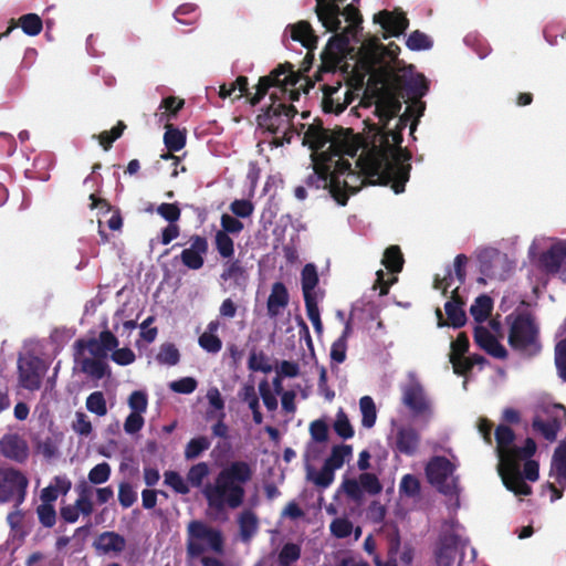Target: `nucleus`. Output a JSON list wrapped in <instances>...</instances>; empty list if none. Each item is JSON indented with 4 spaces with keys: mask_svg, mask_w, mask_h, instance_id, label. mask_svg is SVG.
Listing matches in <instances>:
<instances>
[{
    "mask_svg": "<svg viewBox=\"0 0 566 566\" xmlns=\"http://www.w3.org/2000/svg\"><path fill=\"white\" fill-rule=\"evenodd\" d=\"M464 302L459 295V286L452 291L451 298L444 304V311L448 321L443 319L442 312L440 308L436 310L438 318V326H452L453 328H460L467 323V314L463 310Z\"/></svg>",
    "mask_w": 566,
    "mask_h": 566,
    "instance_id": "obj_15",
    "label": "nucleus"
},
{
    "mask_svg": "<svg viewBox=\"0 0 566 566\" xmlns=\"http://www.w3.org/2000/svg\"><path fill=\"white\" fill-rule=\"evenodd\" d=\"M459 544V535L453 532L443 533L439 537L436 558L439 566H450L452 553Z\"/></svg>",
    "mask_w": 566,
    "mask_h": 566,
    "instance_id": "obj_29",
    "label": "nucleus"
},
{
    "mask_svg": "<svg viewBox=\"0 0 566 566\" xmlns=\"http://www.w3.org/2000/svg\"><path fill=\"white\" fill-rule=\"evenodd\" d=\"M388 541V549H387V559L382 560L379 555H375L373 557V562L375 566H398L397 555L400 549L401 539L400 533L397 526L394 527V531L387 535Z\"/></svg>",
    "mask_w": 566,
    "mask_h": 566,
    "instance_id": "obj_33",
    "label": "nucleus"
},
{
    "mask_svg": "<svg viewBox=\"0 0 566 566\" xmlns=\"http://www.w3.org/2000/svg\"><path fill=\"white\" fill-rule=\"evenodd\" d=\"M401 102L391 93H382L376 101L375 115L381 126L387 127L389 122L398 116L401 111Z\"/></svg>",
    "mask_w": 566,
    "mask_h": 566,
    "instance_id": "obj_23",
    "label": "nucleus"
},
{
    "mask_svg": "<svg viewBox=\"0 0 566 566\" xmlns=\"http://www.w3.org/2000/svg\"><path fill=\"white\" fill-rule=\"evenodd\" d=\"M332 163L333 160L328 159H314L313 172L307 176L305 184L310 188L328 189L338 205L346 206L349 195L356 193L358 188L350 186L347 179L342 181L331 178Z\"/></svg>",
    "mask_w": 566,
    "mask_h": 566,
    "instance_id": "obj_8",
    "label": "nucleus"
},
{
    "mask_svg": "<svg viewBox=\"0 0 566 566\" xmlns=\"http://www.w3.org/2000/svg\"><path fill=\"white\" fill-rule=\"evenodd\" d=\"M340 85H324L323 86V109L325 113L339 114L344 112L346 105L334 99V95L338 93Z\"/></svg>",
    "mask_w": 566,
    "mask_h": 566,
    "instance_id": "obj_43",
    "label": "nucleus"
},
{
    "mask_svg": "<svg viewBox=\"0 0 566 566\" xmlns=\"http://www.w3.org/2000/svg\"><path fill=\"white\" fill-rule=\"evenodd\" d=\"M75 360L78 363L81 371L94 379L99 380L111 374L107 361L103 359H93L90 357H75Z\"/></svg>",
    "mask_w": 566,
    "mask_h": 566,
    "instance_id": "obj_34",
    "label": "nucleus"
},
{
    "mask_svg": "<svg viewBox=\"0 0 566 566\" xmlns=\"http://www.w3.org/2000/svg\"><path fill=\"white\" fill-rule=\"evenodd\" d=\"M406 45L411 51H421L430 49L432 46V41L427 34L416 30L409 34Z\"/></svg>",
    "mask_w": 566,
    "mask_h": 566,
    "instance_id": "obj_59",
    "label": "nucleus"
},
{
    "mask_svg": "<svg viewBox=\"0 0 566 566\" xmlns=\"http://www.w3.org/2000/svg\"><path fill=\"white\" fill-rule=\"evenodd\" d=\"M19 381L24 389L34 391L41 387V360L38 357L19 360Z\"/></svg>",
    "mask_w": 566,
    "mask_h": 566,
    "instance_id": "obj_18",
    "label": "nucleus"
},
{
    "mask_svg": "<svg viewBox=\"0 0 566 566\" xmlns=\"http://www.w3.org/2000/svg\"><path fill=\"white\" fill-rule=\"evenodd\" d=\"M510 323L507 342L521 356L532 358L542 350L539 328L530 313L512 314L506 317Z\"/></svg>",
    "mask_w": 566,
    "mask_h": 566,
    "instance_id": "obj_4",
    "label": "nucleus"
},
{
    "mask_svg": "<svg viewBox=\"0 0 566 566\" xmlns=\"http://www.w3.org/2000/svg\"><path fill=\"white\" fill-rule=\"evenodd\" d=\"M290 29L292 40L300 42L304 48H306L308 50V55L316 48L318 41V38L315 35L310 22L302 20L290 25Z\"/></svg>",
    "mask_w": 566,
    "mask_h": 566,
    "instance_id": "obj_30",
    "label": "nucleus"
},
{
    "mask_svg": "<svg viewBox=\"0 0 566 566\" xmlns=\"http://www.w3.org/2000/svg\"><path fill=\"white\" fill-rule=\"evenodd\" d=\"M17 27H20L27 35L35 36L41 33L43 29V22L36 13L23 14L18 19L17 23H14V20H12L11 25L7 29L6 32L0 34V38L7 36Z\"/></svg>",
    "mask_w": 566,
    "mask_h": 566,
    "instance_id": "obj_32",
    "label": "nucleus"
},
{
    "mask_svg": "<svg viewBox=\"0 0 566 566\" xmlns=\"http://www.w3.org/2000/svg\"><path fill=\"white\" fill-rule=\"evenodd\" d=\"M469 337L464 332L458 334L455 340L451 343V350L449 354V360H454L461 356H464L469 350Z\"/></svg>",
    "mask_w": 566,
    "mask_h": 566,
    "instance_id": "obj_61",
    "label": "nucleus"
},
{
    "mask_svg": "<svg viewBox=\"0 0 566 566\" xmlns=\"http://www.w3.org/2000/svg\"><path fill=\"white\" fill-rule=\"evenodd\" d=\"M549 420L544 421L539 417L533 419L532 427L538 431L547 441H555L563 421L566 419V408L563 405H554L549 411Z\"/></svg>",
    "mask_w": 566,
    "mask_h": 566,
    "instance_id": "obj_16",
    "label": "nucleus"
},
{
    "mask_svg": "<svg viewBox=\"0 0 566 566\" xmlns=\"http://www.w3.org/2000/svg\"><path fill=\"white\" fill-rule=\"evenodd\" d=\"M207 551L222 554L224 551L223 535L220 530L211 527L202 521L193 520L187 526V556L197 558Z\"/></svg>",
    "mask_w": 566,
    "mask_h": 566,
    "instance_id": "obj_7",
    "label": "nucleus"
},
{
    "mask_svg": "<svg viewBox=\"0 0 566 566\" xmlns=\"http://www.w3.org/2000/svg\"><path fill=\"white\" fill-rule=\"evenodd\" d=\"M334 431L343 439H350L354 437V428L349 422L347 415L340 409L336 415V420L333 424Z\"/></svg>",
    "mask_w": 566,
    "mask_h": 566,
    "instance_id": "obj_58",
    "label": "nucleus"
},
{
    "mask_svg": "<svg viewBox=\"0 0 566 566\" xmlns=\"http://www.w3.org/2000/svg\"><path fill=\"white\" fill-rule=\"evenodd\" d=\"M29 481L19 470L0 468V502H13L14 506L23 503Z\"/></svg>",
    "mask_w": 566,
    "mask_h": 566,
    "instance_id": "obj_11",
    "label": "nucleus"
},
{
    "mask_svg": "<svg viewBox=\"0 0 566 566\" xmlns=\"http://www.w3.org/2000/svg\"><path fill=\"white\" fill-rule=\"evenodd\" d=\"M494 438L500 463L507 462L509 459L532 458L537 450L533 438H526L523 447L515 446V432L506 424H499L496 427Z\"/></svg>",
    "mask_w": 566,
    "mask_h": 566,
    "instance_id": "obj_9",
    "label": "nucleus"
},
{
    "mask_svg": "<svg viewBox=\"0 0 566 566\" xmlns=\"http://www.w3.org/2000/svg\"><path fill=\"white\" fill-rule=\"evenodd\" d=\"M164 144L169 151H179L186 145V135L178 128H174L172 125H166V132L164 134Z\"/></svg>",
    "mask_w": 566,
    "mask_h": 566,
    "instance_id": "obj_44",
    "label": "nucleus"
},
{
    "mask_svg": "<svg viewBox=\"0 0 566 566\" xmlns=\"http://www.w3.org/2000/svg\"><path fill=\"white\" fill-rule=\"evenodd\" d=\"M256 119L259 126L265 128L271 134H277L286 124V120L279 112L272 111V104L266 107L264 113L258 115Z\"/></svg>",
    "mask_w": 566,
    "mask_h": 566,
    "instance_id": "obj_36",
    "label": "nucleus"
},
{
    "mask_svg": "<svg viewBox=\"0 0 566 566\" xmlns=\"http://www.w3.org/2000/svg\"><path fill=\"white\" fill-rule=\"evenodd\" d=\"M315 12L318 20L327 31L340 30V8L331 0H316Z\"/></svg>",
    "mask_w": 566,
    "mask_h": 566,
    "instance_id": "obj_24",
    "label": "nucleus"
},
{
    "mask_svg": "<svg viewBox=\"0 0 566 566\" xmlns=\"http://www.w3.org/2000/svg\"><path fill=\"white\" fill-rule=\"evenodd\" d=\"M359 483L361 485V490L366 491L370 495L379 494L382 490L379 479L374 473H361L359 475Z\"/></svg>",
    "mask_w": 566,
    "mask_h": 566,
    "instance_id": "obj_63",
    "label": "nucleus"
},
{
    "mask_svg": "<svg viewBox=\"0 0 566 566\" xmlns=\"http://www.w3.org/2000/svg\"><path fill=\"white\" fill-rule=\"evenodd\" d=\"M188 243L189 248L184 249L179 255L180 262L189 270H199L203 266L209 251L208 239L200 234H192Z\"/></svg>",
    "mask_w": 566,
    "mask_h": 566,
    "instance_id": "obj_14",
    "label": "nucleus"
},
{
    "mask_svg": "<svg viewBox=\"0 0 566 566\" xmlns=\"http://www.w3.org/2000/svg\"><path fill=\"white\" fill-rule=\"evenodd\" d=\"M210 440L205 436L192 438L185 448V458L187 460L198 458L203 451L210 448Z\"/></svg>",
    "mask_w": 566,
    "mask_h": 566,
    "instance_id": "obj_51",
    "label": "nucleus"
},
{
    "mask_svg": "<svg viewBox=\"0 0 566 566\" xmlns=\"http://www.w3.org/2000/svg\"><path fill=\"white\" fill-rule=\"evenodd\" d=\"M289 302L290 295L284 283H273L266 302L268 315L272 318L279 316L281 311L289 305Z\"/></svg>",
    "mask_w": 566,
    "mask_h": 566,
    "instance_id": "obj_28",
    "label": "nucleus"
},
{
    "mask_svg": "<svg viewBox=\"0 0 566 566\" xmlns=\"http://www.w3.org/2000/svg\"><path fill=\"white\" fill-rule=\"evenodd\" d=\"M426 476L428 482L434 486L440 493L450 495L455 490V480L449 482V478L453 475L455 465L443 455L432 457L426 468Z\"/></svg>",
    "mask_w": 566,
    "mask_h": 566,
    "instance_id": "obj_10",
    "label": "nucleus"
},
{
    "mask_svg": "<svg viewBox=\"0 0 566 566\" xmlns=\"http://www.w3.org/2000/svg\"><path fill=\"white\" fill-rule=\"evenodd\" d=\"M209 472L210 469L208 463L199 462L189 469L187 473V480L191 486L200 488L203 480L209 475Z\"/></svg>",
    "mask_w": 566,
    "mask_h": 566,
    "instance_id": "obj_56",
    "label": "nucleus"
},
{
    "mask_svg": "<svg viewBox=\"0 0 566 566\" xmlns=\"http://www.w3.org/2000/svg\"><path fill=\"white\" fill-rule=\"evenodd\" d=\"M197 9L198 7L193 3L180 4L174 12V17L179 23L191 25L198 19Z\"/></svg>",
    "mask_w": 566,
    "mask_h": 566,
    "instance_id": "obj_54",
    "label": "nucleus"
},
{
    "mask_svg": "<svg viewBox=\"0 0 566 566\" xmlns=\"http://www.w3.org/2000/svg\"><path fill=\"white\" fill-rule=\"evenodd\" d=\"M86 408L90 412L103 417L107 413V406L104 394L94 391L86 398Z\"/></svg>",
    "mask_w": 566,
    "mask_h": 566,
    "instance_id": "obj_57",
    "label": "nucleus"
},
{
    "mask_svg": "<svg viewBox=\"0 0 566 566\" xmlns=\"http://www.w3.org/2000/svg\"><path fill=\"white\" fill-rule=\"evenodd\" d=\"M340 15H343L348 23L344 30L349 32L353 36H356L358 31L361 29L360 24L363 22V17L359 10L354 4H347L343 10H340Z\"/></svg>",
    "mask_w": 566,
    "mask_h": 566,
    "instance_id": "obj_45",
    "label": "nucleus"
},
{
    "mask_svg": "<svg viewBox=\"0 0 566 566\" xmlns=\"http://www.w3.org/2000/svg\"><path fill=\"white\" fill-rule=\"evenodd\" d=\"M386 128H378L379 145L373 144L365 156L358 158L357 165L367 177H376L378 185H390L395 193H401L410 177L411 165L408 161L411 154L401 148L402 132L396 127L392 130Z\"/></svg>",
    "mask_w": 566,
    "mask_h": 566,
    "instance_id": "obj_1",
    "label": "nucleus"
},
{
    "mask_svg": "<svg viewBox=\"0 0 566 566\" xmlns=\"http://www.w3.org/2000/svg\"><path fill=\"white\" fill-rule=\"evenodd\" d=\"M25 566H63V560L56 557L49 558L44 553L36 551L28 556Z\"/></svg>",
    "mask_w": 566,
    "mask_h": 566,
    "instance_id": "obj_62",
    "label": "nucleus"
},
{
    "mask_svg": "<svg viewBox=\"0 0 566 566\" xmlns=\"http://www.w3.org/2000/svg\"><path fill=\"white\" fill-rule=\"evenodd\" d=\"M94 547L103 554H119L126 548V539L114 531H105L96 537Z\"/></svg>",
    "mask_w": 566,
    "mask_h": 566,
    "instance_id": "obj_27",
    "label": "nucleus"
},
{
    "mask_svg": "<svg viewBox=\"0 0 566 566\" xmlns=\"http://www.w3.org/2000/svg\"><path fill=\"white\" fill-rule=\"evenodd\" d=\"M343 155H338V159L335 161L334 170H331V178H335L340 180L342 176H346L349 179L358 180L359 175L355 172L352 168V164L342 157Z\"/></svg>",
    "mask_w": 566,
    "mask_h": 566,
    "instance_id": "obj_55",
    "label": "nucleus"
},
{
    "mask_svg": "<svg viewBox=\"0 0 566 566\" xmlns=\"http://www.w3.org/2000/svg\"><path fill=\"white\" fill-rule=\"evenodd\" d=\"M238 522L242 539L249 541L258 531L256 515L250 510L243 511Z\"/></svg>",
    "mask_w": 566,
    "mask_h": 566,
    "instance_id": "obj_42",
    "label": "nucleus"
},
{
    "mask_svg": "<svg viewBox=\"0 0 566 566\" xmlns=\"http://www.w3.org/2000/svg\"><path fill=\"white\" fill-rule=\"evenodd\" d=\"M74 490L77 494L75 502L60 507V517L69 524L76 523L81 515L83 517H90L93 514V495L96 496V503L99 505L108 503L114 497V490L111 485L94 488L85 480L76 483Z\"/></svg>",
    "mask_w": 566,
    "mask_h": 566,
    "instance_id": "obj_5",
    "label": "nucleus"
},
{
    "mask_svg": "<svg viewBox=\"0 0 566 566\" xmlns=\"http://www.w3.org/2000/svg\"><path fill=\"white\" fill-rule=\"evenodd\" d=\"M552 472L555 473L559 484L566 482V443L562 442L554 451L552 460Z\"/></svg>",
    "mask_w": 566,
    "mask_h": 566,
    "instance_id": "obj_40",
    "label": "nucleus"
},
{
    "mask_svg": "<svg viewBox=\"0 0 566 566\" xmlns=\"http://www.w3.org/2000/svg\"><path fill=\"white\" fill-rule=\"evenodd\" d=\"M492 310V298L486 294H482L478 296L474 303L471 305L470 313L475 322L483 323L491 315Z\"/></svg>",
    "mask_w": 566,
    "mask_h": 566,
    "instance_id": "obj_39",
    "label": "nucleus"
},
{
    "mask_svg": "<svg viewBox=\"0 0 566 566\" xmlns=\"http://www.w3.org/2000/svg\"><path fill=\"white\" fill-rule=\"evenodd\" d=\"M403 255L398 245L388 247L381 260V264L390 272V273H399L403 268Z\"/></svg>",
    "mask_w": 566,
    "mask_h": 566,
    "instance_id": "obj_38",
    "label": "nucleus"
},
{
    "mask_svg": "<svg viewBox=\"0 0 566 566\" xmlns=\"http://www.w3.org/2000/svg\"><path fill=\"white\" fill-rule=\"evenodd\" d=\"M374 22L379 23L391 36H399L409 27V20L407 19L406 13L399 8H396L394 11H379L375 14Z\"/></svg>",
    "mask_w": 566,
    "mask_h": 566,
    "instance_id": "obj_17",
    "label": "nucleus"
},
{
    "mask_svg": "<svg viewBox=\"0 0 566 566\" xmlns=\"http://www.w3.org/2000/svg\"><path fill=\"white\" fill-rule=\"evenodd\" d=\"M523 459H509L507 462L499 463V474L505 488L515 495H530L532 488L525 482L521 471Z\"/></svg>",
    "mask_w": 566,
    "mask_h": 566,
    "instance_id": "obj_13",
    "label": "nucleus"
},
{
    "mask_svg": "<svg viewBox=\"0 0 566 566\" xmlns=\"http://www.w3.org/2000/svg\"><path fill=\"white\" fill-rule=\"evenodd\" d=\"M319 279L315 264L307 263L301 272V284L304 300L316 298L315 287L318 285Z\"/></svg>",
    "mask_w": 566,
    "mask_h": 566,
    "instance_id": "obj_35",
    "label": "nucleus"
},
{
    "mask_svg": "<svg viewBox=\"0 0 566 566\" xmlns=\"http://www.w3.org/2000/svg\"><path fill=\"white\" fill-rule=\"evenodd\" d=\"M474 342L494 358L505 359L507 350L499 339L484 326L478 325L473 333Z\"/></svg>",
    "mask_w": 566,
    "mask_h": 566,
    "instance_id": "obj_21",
    "label": "nucleus"
},
{
    "mask_svg": "<svg viewBox=\"0 0 566 566\" xmlns=\"http://www.w3.org/2000/svg\"><path fill=\"white\" fill-rule=\"evenodd\" d=\"M420 443V434L412 427H401L397 430L396 450L406 455H413Z\"/></svg>",
    "mask_w": 566,
    "mask_h": 566,
    "instance_id": "obj_26",
    "label": "nucleus"
},
{
    "mask_svg": "<svg viewBox=\"0 0 566 566\" xmlns=\"http://www.w3.org/2000/svg\"><path fill=\"white\" fill-rule=\"evenodd\" d=\"M71 489L72 482L67 476L56 475L46 488L42 489L40 499L42 502L53 503L59 495H66Z\"/></svg>",
    "mask_w": 566,
    "mask_h": 566,
    "instance_id": "obj_31",
    "label": "nucleus"
},
{
    "mask_svg": "<svg viewBox=\"0 0 566 566\" xmlns=\"http://www.w3.org/2000/svg\"><path fill=\"white\" fill-rule=\"evenodd\" d=\"M111 473V465L107 462H101L90 470L86 482L91 485L103 484L109 480Z\"/></svg>",
    "mask_w": 566,
    "mask_h": 566,
    "instance_id": "obj_50",
    "label": "nucleus"
},
{
    "mask_svg": "<svg viewBox=\"0 0 566 566\" xmlns=\"http://www.w3.org/2000/svg\"><path fill=\"white\" fill-rule=\"evenodd\" d=\"M0 452L3 457L23 463L29 457V447L18 434H6L0 439Z\"/></svg>",
    "mask_w": 566,
    "mask_h": 566,
    "instance_id": "obj_20",
    "label": "nucleus"
},
{
    "mask_svg": "<svg viewBox=\"0 0 566 566\" xmlns=\"http://www.w3.org/2000/svg\"><path fill=\"white\" fill-rule=\"evenodd\" d=\"M402 401L417 416L424 413L430 407L423 387L417 380H412L403 387Z\"/></svg>",
    "mask_w": 566,
    "mask_h": 566,
    "instance_id": "obj_19",
    "label": "nucleus"
},
{
    "mask_svg": "<svg viewBox=\"0 0 566 566\" xmlns=\"http://www.w3.org/2000/svg\"><path fill=\"white\" fill-rule=\"evenodd\" d=\"M165 484L170 486L178 494H188L190 489L177 471H166L164 473Z\"/></svg>",
    "mask_w": 566,
    "mask_h": 566,
    "instance_id": "obj_60",
    "label": "nucleus"
},
{
    "mask_svg": "<svg viewBox=\"0 0 566 566\" xmlns=\"http://www.w3.org/2000/svg\"><path fill=\"white\" fill-rule=\"evenodd\" d=\"M75 357L83 355L84 350H87L93 359H103L106 361L108 353L98 344V340L94 337L84 339L80 338L74 344Z\"/></svg>",
    "mask_w": 566,
    "mask_h": 566,
    "instance_id": "obj_37",
    "label": "nucleus"
},
{
    "mask_svg": "<svg viewBox=\"0 0 566 566\" xmlns=\"http://www.w3.org/2000/svg\"><path fill=\"white\" fill-rule=\"evenodd\" d=\"M353 454V448L349 444H338L334 446L329 457L325 460V464H327L332 470L340 469L346 459L350 458Z\"/></svg>",
    "mask_w": 566,
    "mask_h": 566,
    "instance_id": "obj_41",
    "label": "nucleus"
},
{
    "mask_svg": "<svg viewBox=\"0 0 566 566\" xmlns=\"http://www.w3.org/2000/svg\"><path fill=\"white\" fill-rule=\"evenodd\" d=\"M329 144L326 151L319 154L321 159L333 160L334 156L348 155L355 157L357 145L354 143L352 129L342 127L332 130L324 128L323 122L318 118L312 123L303 137V145H307L313 151L322 150L325 145Z\"/></svg>",
    "mask_w": 566,
    "mask_h": 566,
    "instance_id": "obj_3",
    "label": "nucleus"
},
{
    "mask_svg": "<svg viewBox=\"0 0 566 566\" xmlns=\"http://www.w3.org/2000/svg\"><path fill=\"white\" fill-rule=\"evenodd\" d=\"M159 364L175 366L180 360V353L175 344L164 343L156 356Z\"/></svg>",
    "mask_w": 566,
    "mask_h": 566,
    "instance_id": "obj_47",
    "label": "nucleus"
},
{
    "mask_svg": "<svg viewBox=\"0 0 566 566\" xmlns=\"http://www.w3.org/2000/svg\"><path fill=\"white\" fill-rule=\"evenodd\" d=\"M359 407L363 415L361 424L365 428H371L377 418L376 406L371 397L364 396L359 400Z\"/></svg>",
    "mask_w": 566,
    "mask_h": 566,
    "instance_id": "obj_49",
    "label": "nucleus"
},
{
    "mask_svg": "<svg viewBox=\"0 0 566 566\" xmlns=\"http://www.w3.org/2000/svg\"><path fill=\"white\" fill-rule=\"evenodd\" d=\"M301 557V546L294 543H286L281 548L277 563L280 566H290Z\"/></svg>",
    "mask_w": 566,
    "mask_h": 566,
    "instance_id": "obj_52",
    "label": "nucleus"
},
{
    "mask_svg": "<svg viewBox=\"0 0 566 566\" xmlns=\"http://www.w3.org/2000/svg\"><path fill=\"white\" fill-rule=\"evenodd\" d=\"M36 515L40 524L46 528H51L56 523V511L53 503L42 502L36 507Z\"/></svg>",
    "mask_w": 566,
    "mask_h": 566,
    "instance_id": "obj_53",
    "label": "nucleus"
},
{
    "mask_svg": "<svg viewBox=\"0 0 566 566\" xmlns=\"http://www.w3.org/2000/svg\"><path fill=\"white\" fill-rule=\"evenodd\" d=\"M214 247L222 259H232L234 255V242L226 232L217 231Z\"/></svg>",
    "mask_w": 566,
    "mask_h": 566,
    "instance_id": "obj_48",
    "label": "nucleus"
},
{
    "mask_svg": "<svg viewBox=\"0 0 566 566\" xmlns=\"http://www.w3.org/2000/svg\"><path fill=\"white\" fill-rule=\"evenodd\" d=\"M555 366L558 376L566 381V338L555 345Z\"/></svg>",
    "mask_w": 566,
    "mask_h": 566,
    "instance_id": "obj_64",
    "label": "nucleus"
},
{
    "mask_svg": "<svg viewBox=\"0 0 566 566\" xmlns=\"http://www.w3.org/2000/svg\"><path fill=\"white\" fill-rule=\"evenodd\" d=\"M223 281H231L234 287L244 292L249 283V272L243 262L239 259L230 260L223 265L220 275Z\"/></svg>",
    "mask_w": 566,
    "mask_h": 566,
    "instance_id": "obj_25",
    "label": "nucleus"
},
{
    "mask_svg": "<svg viewBox=\"0 0 566 566\" xmlns=\"http://www.w3.org/2000/svg\"><path fill=\"white\" fill-rule=\"evenodd\" d=\"M253 471L245 461H233L223 468L202 490L208 507L217 512L226 507H240L245 497L244 485L251 481Z\"/></svg>",
    "mask_w": 566,
    "mask_h": 566,
    "instance_id": "obj_2",
    "label": "nucleus"
},
{
    "mask_svg": "<svg viewBox=\"0 0 566 566\" xmlns=\"http://www.w3.org/2000/svg\"><path fill=\"white\" fill-rule=\"evenodd\" d=\"M301 80V74L294 71V65L290 62L279 64L268 75L261 76L255 86L256 92L250 98V104L255 106L268 94L271 87L280 88L281 93H289V99L298 101L300 91L293 88Z\"/></svg>",
    "mask_w": 566,
    "mask_h": 566,
    "instance_id": "obj_6",
    "label": "nucleus"
},
{
    "mask_svg": "<svg viewBox=\"0 0 566 566\" xmlns=\"http://www.w3.org/2000/svg\"><path fill=\"white\" fill-rule=\"evenodd\" d=\"M424 111V105L421 103L419 108L415 111L412 107H407L406 112L399 116V119L397 122L396 128L400 132H403V129L407 127L410 118L415 116L411 125H410V135L413 136V133L417 128V125L419 123V118L422 116Z\"/></svg>",
    "mask_w": 566,
    "mask_h": 566,
    "instance_id": "obj_46",
    "label": "nucleus"
},
{
    "mask_svg": "<svg viewBox=\"0 0 566 566\" xmlns=\"http://www.w3.org/2000/svg\"><path fill=\"white\" fill-rule=\"evenodd\" d=\"M335 34L329 38L325 49L321 54V69L322 72H335L345 54L348 51L350 39L354 38L349 32L343 30L342 32L334 31Z\"/></svg>",
    "mask_w": 566,
    "mask_h": 566,
    "instance_id": "obj_12",
    "label": "nucleus"
},
{
    "mask_svg": "<svg viewBox=\"0 0 566 566\" xmlns=\"http://www.w3.org/2000/svg\"><path fill=\"white\" fill-rule=\"evenodd\" d=\"M566 259V241H559L539 255V268L547 274H557Z\"/></svg>",
    "mask_w": 566,
    "mask_h": 566,
    "instance_id": "obj_22",
    "label": "nucleus"
}]
</instances>
